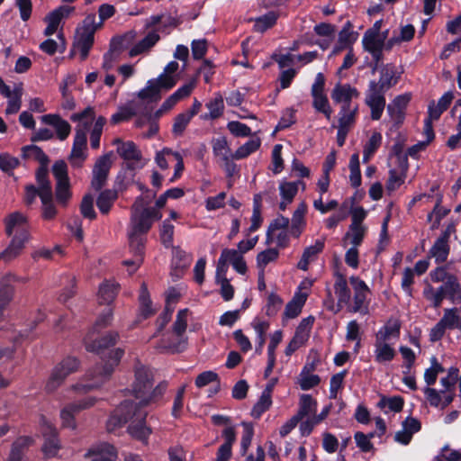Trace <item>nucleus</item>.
I'll return each mask as SVG.
<instances>
[{"label":"nucleus","mask_w":461,"mask_h":461,"mask_svg":"<svg viewBox=\"0 0 461 461\" xmlns=\"http://www.w3.org/2000/svg\"><path fill=\"white\" fill-rule=\"evenodd\" d=\"M336 281L334 284V291L338 297V303L340 305L341 303H348L350 300V290L348 286L347 280L342 274L336 273Z\"/></svg>","instance_id":"29"},{"label":"nucleus","mask_w":461,"mask_h":461,"mask_svg":"<svg viewBox=\"0 0 461 461\" xmlns=\"http://www.w3.org/2000/svg\"><path fill=\"white\" fill-rule=\"evenodd\" d=\"M386 35H375L372 32H365L362 40L364 50L371 52L384 50Z\"/></svg>","instance_id":"34"},{"label":"nucleus","mask_w":461,"mask_h":461,"mask_svg":"<svg viewBox=\"0 0 461 461\" xmlns=\"http://www.w3.org/2000/svg\"><path fill=\"white\" fill-rule=\"evenodd\" d=\"M358 111V105L355 104L354 107H347L345 110L340 108L339 113V126L338 128L350 130L354 124L356 115Z\"/></svg>","instance_id":"39"},{"label":"nucleus","mask_w":461,"mask_h":461,"mask_svg":"<svg viewBox=\"0 0 461 461\" xmlns=\"http://www.w3.org/2000/svg\"><path fill=\"white\" fill-rule=\"evenodd\" d=\"M300 407L295 418L299 420L315 411L317 402L310 394H303L300 398Z\"/></svg>","instance_id":"43"},{"label":"nucleus","mask_w":461,"mask_h":461,"mask_svg":"<svg viewBox=\"0 0 461 461\" xmlns=\"http://www.w3.org/2000/svg\"><path fill=\"white\" fill-rule=\"evenodd\" d=\"M449 249L448 242L438 238L429 250V255L435 258L436 263L441 264L447 259Z\"/></svg>","instance_id":"36"},{"label":"nucleus","mask_w":461,"mask_h":461,"mask_svg":"<svg viewBox=\"0 0 461 461\" xmlns=\"http://www.w3.org/2000/svg\"><path fill=\"white\" fill-rule=\"evenodd\" d=\"M5 233L7 236L29 239V224L27 217L20 212L10 213L5 219Z\"/></svg>","instance_id":"9"},{"label":"nucleus","mask_w":461,"mask_h":461,"mask_svg":"<svg viewBox=\"0 0 461 461\" xmlns=\"http://www.w3.org/2000/svg\"><path fill=\"white\" fill-rule=\"evenodd\" d=\"M32 439L29 437L18 438L11 447L7 461H22L26 449L32 445Z\"/></svg>","instance_id":"24"},{"label":"nucleus","mask_w":461,"mask_h":461,"mask_svg":"<svg viewBox=\"0 0 461 461\" xmlns=\"http://www.w3.org/2000/svg\"><path fill=\"white\" fill-rule=\"evenodd\" d=\"M243 434L240 440V453L245 456L252 441L254 429L251 424L242 422Z\"/></svg>","instance_id":"60"},{"label":"nucleus","mask_w":461,"mask_h":461,"mask_svg":"<svg viewBox=\"0 0 461 461\" xmlns=\"http://www.w3.org/2000/svg\"><path fill=\"white\" fill-rule=\"evenodd\" d=\"M382 140V136L380 133H374L367 143L364 147L363 150V162L367 163L376 149L379 148Z\"/></svg>","instance_id":"51"},{"label":"nucleus","mask_w":461,"mask_h":461,"mask_svg":"<svg viewBox=\"0 0 461 461\" xmlns=\"http://www.w3.org/2000/svg\"><path fill=\"white\" fill-rule=\"evenodd\" d=\"M19 159L8 153H0V169L7 174L13 172L19 166Z\"/></svg>","instance_id":"62"},{"label":"nucleus","mask_w":461,"mask_h":461,"mask_svg":"<svg viewBox=\"0 0 461 461\" xmlns=\"http://www.w3.org/2000/svg\"><path fill=\"white\" fill-rule=\"evenodd\" d=\"M48 167L49 164L41 165L36 171V180L39 185L38 188L41 189V194L52 193L51 184L48 178Z\"/></svg>","instance_id":"44"},{"label":"nucleus","mask_w":461,"mask_h":461,"mask_svg":"<svg viewBox=\"0 0 461 461\" xmlns=\"http://www.w3.org/2000/svg\"><path fill=\"white\" fill-rule=\"evenodd\" d=\"M156 196V193H149L144 196L136 198L131 206V214L128 233L146 235L151 229L153 222L161 219V212L156 209L148 206L152 199Z\"/></svg>","instance_id":"3"},{"label":"nucleus","mask_w":461,"mask_h":461,"mask_svg":"<svg viewBox=\"0 0 461 461\" xmlns=\"http://www.w3.org/2000/svg\"><path fill=\"white\" fill-rule=\"evenodd\" d=\"M277 20V14L275 12H268L267 14L258 17L255 20L254 28L258 32H264L267 29L274 26Z\"/></svg>","instance_id":"50"},{"label":"nucleus","mask_w":461,"mask_h":461,"mask_svg":"<svg viewBox=\"0 0 461 461\" xmlns=\"http://www.w3.org/2000/svg\"><path fill=\"white\" fill-rule=\"evenodd\" d=\"M23 93V85H17L14 90L13 95L8 98L7 107L5 109L6 114H14L19 112L22 105V96Z\"/></svg>","instance_id":"42"},{"label":"nucleus","mask_w":461,"mask_h":461,"mask_svg":"<svg viewBox=\"0 0 461 461\" xmlns=\"http://www.w3.org/2000/svg\"><path fill=\"white\" fill-rule=\"evenodd\" d=\"M260 145L261 140L259 138L251 139L231 154V158L235 160L243 159L257 151L260 148Z\"/></svg>","instance_id":"37"},{"label":"nucleus","mask_w":461,"mask_h":461,"mask_svg":"<svg viewBox=\"0 0 461 461\" xmlns=\"http://www.w3.org/2000/svg\"><path fill=\"white\" fill-rule=\"evenodd\" d=\"M119 285L115 283L105 281L99 286L98 300L100 303L110 304L113 302L118 294Z\"/></svg>","instance_id":"25"},{"label":"nucleus","mask_w":461,"mask_h":461,"mask_svg":"<svg viewBox=\"0 0 461 461\" xmlns=\"http://www.w3.org/2000/svg\"><path fill=\"white\" fill-rule=\"evenodd\" d=\"M323 249L324 239L317 240L314 245L307 247L304 249L303 256L297 264L298 268L306 271L308 269L310 262L313 261L316 258L317 255L322 252Z\"/></svg>","instance_id":"21"},{"label":"nucleus","mask_w":461,"mask_h":461,"mask_svg":"<svg viewBox=\"0 0 461 461\" xmlns=\"http://www.w3.org/2000/svg\"><path fill=\"white\" fill-rule=\"evenodd\" d=\"M14 293V286L8 285L5 280H3L0 285V316L3 314L5 308L12 301Z\"/></svg>","instance_id":"57"},{"label":"nucleus","mask_w":461,"mask_h":461,"mask_svg":"<svg viewBox=\"0 0 461 461\" xmlns=\"http://www.w3.org/2000/svg\"><path fill=\"white\" fill-rule=\"evenodd\" d=\"M118 198V192L115 189H105L100 192L96 205L103 214H107Z\"/></svg>","instance_id":"23"},{"label":"nucleus","mask_w":461,"mask_h":461,"mask_svg":"<svg viewBox=\"0 0 461 461\" xmlns=\"http://www.w3.org/2000/svg\"><path fill=\"white\" fill-rule=\"evenodd\" d=\"M395 74L396 71L393 64L383 65L380 68V78L376 81V84L389 90L398 82V77H395Z\"/></svg>","instance_id":"27"},{"label":"nucleus","mask_w":461,"mask_h":461,"mask_svg":"<svg viewBox=\"0 0 461 461\" xmlns=\"http://www.w3.org/2000/svg\"><path fill=\"white\" fill-rule=\"evenodd\" d=\"M358 96L359 92L357 89L348 84H337L331 92L332 100L337 104H341L340 108L344 110L347 107H354L352 99Z\"/></svg>","instance_id":"12"},{"label":"nucleus","mask_w":461,"mask_h":461,"mask_svg":"<svg viewBox=\"0 0 461 461\" xmlns=\"http://www.w3.org/2000/svg\"><path fill=\"white\" fill-rule=\"evenodd\" d=\"M41 122L55 128L59 140H65L70 134L71 126L59 114H45L41 116Z\"/></svg>","instance_id":"18"},{"label":"nucleus","mask_w":461,"mask_h":461,"mask_svg":"<svg viewBox=\"0 0 461 461\" xmlns=\"http://www.w3.org/2000/svg\"><path fill=\"white\" fill-rule=\"evenodd\" d=\"M374 346L375 360L379 364L390 362L396 356L394 348L388 342L375 340Z\"/></svg>","instance_id":"22"},{"label":"nucleus","mask_w":461,"mask_h":461,"mask_svg":"<svg viewBox=\"0 0 461 461\" xmlns=\"http://www.w3.org/2000/svg\"><path fill=\"white\" fill-rule=\"evenodd\" d=\"M212 152L214 156L220 157L224 159V157L229 158L231 156L230 149L225 137H219L212 140Z\"/></svg>","instance_id":"55"},{"label":"nucleus","mask_w":461,"mask_h":461,"mask_svg":"<svg viewBox=\"0 0 461 461\" xmlns=\"http://www.w3.org/2000/svg\"><path fill=\"white\" fill-rule=\"evenodd\" d=\"M225 442L220 446L215 461H229L231 457V447L236 441V432L233 427H227L222 432Z\"/></svg>","instance_id":"20"},{"label":"nucleus","mask_w":461,"mask_h":461,"mask_svg":"<svg viewBox=\"0 0 461 461\" xmlns=\"http://www.w3.org/2000/svg\"><path fill=\"white\" fill-rule=\"evenodd\" d=\"M22 155L25 159H34L41 165L49 164L50 158L44 151L36 145H27L22 148Z\"/></svg>","instance_id":"35"},{"label":"nucleus","mask_w":461,"mask_h":461,"mask_svg":"<svg viewBox=\"0 0 461 461\" xmlns=\"http://www.w3.org/2000/svg\"><path fill=\"white\" fill-rule=\"evenodd\" d=\"M113 151H110L96 159L93 167L91 179V187L95 191H100L106 185L109 172L113 165Z\"/></svg>","instance_id":"8"},{"label":"nucleus","mask_w":461,"mask_h":461,"mask_svg":"<svg viewBox=\"0 0 461 461\" xmlns=\"http://www.w3.org/2000/svg\"><path fill=\"white\" fill-rule=\"evenodd\" d=\"M140 113L139 103L131 104L126 106L120 107L118 112L112 115L111 123L118 124L122 122L129 121L133 116Z\"/></svg>","instance_id":"31"},{"label":"nucleus","mask_w":461,"mask_h":461,"mask_svg":"<svg viewBox=\"0 0 461 461\" xmlns=\"http://www.w3.org/2000/svg\"><path fill=\"white\" fill-rule=\"evenodd\" d=\"M42 203V217L45 220H52L57 214L56 207L53 203V193L41 194Z\"/></svg>","instance_id":"47"},{"label":"nucleus","mask_w":461,"mask_h":461,"mask_svg":"<svg viewBox=\"0 0 461 461\" xmlns=\"http://www.w3.org/2000/svg\"><path fill=\"white\" fill-rule=\"evenodd\" d=\"M101 27V23L95 22V14H88L83 21L82 32L79 33L74 48L80 51L81 59L85 60L94 44V36L97 29Z\"/></svg>","instance_id":"5"},{"label":"nucleus","mask_w":461,"mask_h":461,"mask_svg":"<svg viewBox=\"0 0 461 461\" xmlns=\"http://www.w3.org/2000/svg\"><path fill=\"white\" fill-rule=\"evenodd\" d=\"M80 212L86 219L95 220L96 218V212L94 209V196L91 194L83 196L80 203Z\"/></svg>","instance_id":"58"},{"label":"nucleus","mask_w":461,"mask_h":461,"mask_svg":"<svg viewBox=\"0 0 461 461\" xmlns=\"http://www.w3.org/2000/svg\"><path fill=\"white\" fill-rule=\"evenodd\" d=\"M95 399L92 397L86 398L79 401L78 402H73L67 405L60 412V418L64 427L75 428L74 413L80 411L81 410L87 409L93 406Z\"/></svg>","instance_id":"15"},{"label":"nucleus","mask_w":461,"mask_h":461,"mask_svg":"<svg viewBox=\"0 0 461 461\" xmlns=\"http://www.w3.org/2000/svg\"><path fill=\"white\" fill-rule=\"evenodd\" d=\"M140 300V315L147 319L155 313V311L151 307V301L149 299V294L148 291L147 285L142 283L140 285V293L139 296Z\"/></svg>","instance_id":"40"},{"label":"nucleus","mask_w":461,"mask_h":461,"mask_svg":"<svg viewBox=\"0 0 461 461\" xmlns=\"http://www.w3.org/2000/svg\"><path fill=\"white\" fill-rule=\"evenodd\" d=\"M188 309L180 310L173 324V332L177 337L176 341H170L163 346L172 353L182 352L186 348L187 338L184 336L187 328Z\"/></svg>","instance_id":"7"},{"label":"nucleus","mask_w":461,"mask_h":461,"mask_svg":"<svg viewBox=\"0 0 461 461\" xmlns=\"http://www.w3.org/2000/svg\"><path fill=\"white\" fill-rule=\"evenodd\" d=\"M85 457L89 461H116L117 451L113 445L103 442L93 446Z\"/></svg>","instance_id":"13"},{"label":"nucleus","mask_w":461,"mask_h":461,"mask_svg":"<svg viewBox=\"0 0 461 461\" xmlns=\"http://www.w3.org/2000/svg\"><path fill=\"white\" fill-rule=\"evenodd\" d=\"M71 191H70V183L69 181H64L56 183L55 186V196L57 202L62 205L66 206L71 198Z\"/></svg>","instance_id":"46"},{"label":"nucleus","mask_w":461,"mask_h":461,"mask_svg":"<svg viewBox=\"0 0 461 461\" xmlns=\"http://www.w3.org/2000/svg\"><path fill=\"white\" fill-rule=\"evenodd\" d=\"M272 404L271 396L268 395V391L267 393H262L260 398L256 402L251 411V415L255 419H258L261 415L267 411Z\"/></svg>","instance_id":"54"},{"label":"nucleus","mask_w":461,"mask_h":461,"mask_svg":"<svg viewBox=\"0 0 461 461\" xmlns=\"http://www.w3.org/2000/svg\"><path fill=\"white\" fill-rule=\"evenodd\" d=\"M299 185H302L304 188V183L302 181L281 183L279 189L282 199L292 203L297 194Z\"/></svg>","instance_id":"49"},{"label":"nucleus","mask_w":461,"mask_h":461,"mask_svg":"<svg viewBox=\"0 0 461 461\" xmlns=\"http://www.w3.org/2000/svg\"><path fill=\"white\" fill-rule=\"evenodd\" d=\"M117 153L125 160L127 169L135 170L143 167L140 164L142 159L141 151L133 141L129 140L122 143V145L117 147Z\"/></svg>","instance_id":"10"},{"label":"nucleus","mask_w":461,"mask_h":461,"mask_svg":"<svg viewBox=\"0 0 461 461\" xmlns=\"http://www.w3.org/2000/svg\"><path fill=\"white\" fill-rule=\"evenodd\" d=\"M404 401L401 396L386 397L382 396L377 402V406L381 409L387 407L390 411L399 412L402 410Z\"/></svg>","instance_id":"53"},{"label":"nucleus","mask_w":461,"mask_h":461,"mask_svg":"<svg viewBox=\"0 0 461 461\" xmlns=\"http://www.w3.org/2000/svg\"><path fill=\"white\" fill-rule=\"evenodd\" d=\"M411 100L410 94L397 95L391 104L387 105V112L396 123H402L404 119V111Z\"/></svg>","instance_id":"17"},{"label":"nucleus","mask_w":461,"mask_h":461,"mask_svg":"<svg viewBox=\"0 0 461 461\" xmlns=\"http://www.w3.org/2000/svg\"><path fill=\"white\" fill-rule=\"evenodd\" d=\"M457 308H448L444 310L443 317L439 320L447 330H461V316H459Z\"/></svg>","instance_id":"38"},{"label":"nucleus","mask_w":461,"mask_h":461,"mask_svg":"<svg viewBox=\"0 0 461 461\" xmlns=\"http://www.w3.org/2000/svg\"><path fill=\"white\" fill-rule=\"evenodd\" d=\"M191 119L192 114H189L187 113H179L175 118V122L172 128L173 133L176 136L182 135Z\"/></svg>","instance_id":"64"},{"label":"nucleus","mask_w":461,"mask_h":461,"mask_svg":"<svg viewBox=\"0 0 461 461\" xmlns=\"http://www.w3.org/2000/svg\"><path fill=\"white\" fill-rule=\"evenodd\" d=\"M129 245L133 256L144 258L146 238L144 235L128 233Z\"/></svg>","instance_id":"48"},{"label":"nucleus","mask_w":461,"mask_h":461,"mask_svg":"<svg viewBox=\"0 0 461 461\" xmlns=\"http://www.w3.org/2000/svg\"><path fill=\"white\" fill-rule=\"evenodd\" d=\"M118 338L119 334L116 331H108L95 339H92L89 335L85 339L86 349L100 355L104 363L88 370L86 374L87 383L77 384L72 386L73 390L87 392L100 387L111 377L124 354L122 348L111 349L116 344Z\"/></svg>","instance_id":"2"},{"label":"nucleus","mask_w":461,"mask_h":461,"mask_svg":"<svg viewBox=\"0 0 461 461\" xmlns=\"http://www.w3.org/2000/svg\"><path fill=\"white\" fill-rule=\"evenodd\" d=\"M28 240L29 239L14 237L9 246L0 253V258H3V260L5 262L13 260L22 252Z\"/></svg>","instance_id":"28"},{"label":"nucleus","mask_w":461,"mask_h":461,"mask_svg":"<svg viewBox=\"0 0 461 461\" xmlns=\"http://www.w3.org/2000/svg\"><path fill=\"white\" fill-rule=\"evenodd\" d=\"M251 325L257 333L258 346L256 348V352L260 354L266 342L265 335L269 329V323L265 321L254 320Z\"/></svg>","instance_id":"45"},{"label":"nucleus","mask_w":461,"mask_h":461,"mask_svg":"<svg viewBox=\"0 0 461 461\" xmlns=\"http://www.w3.org/2000/svg\"><path fill=\"white\" fill-rule=\"evenodd\" d=\"M174 225L169 220H165L160 229V240L161 242L167 247H171L173 243L174 236Z\"/></svg>","instance_id":"63"},{"label":"nucleus","mask_w":461,"mask_h":461,"mask_svg":"<svg viewBox=\"0 0 461 461\" xmlns=\"http://www.w3.org/2000/svg\"><path fill=\"white\" fill-rule=\"evenodd\" d=\"M400 335V324H393L392 326L385 325L381 328L375 335V340L387 342L391 337L398 338Z\"/></svg>","instance_id":"59"},{"label":"nucleus","mask_w":461,"mask_h":461,"mask_svg":"<svg viewBox=\"0 0 461 461\" xmlns=\"http://www.w3.org/2000/svg\"><path fill=\"white\" fill-rule=\"evenodd\" d=\"M70 120L77 122L75 128V135L86 137V133L95 121V109L88 106L80 113L71 114Z\"/></svg>","instance_id":"16"},{"label":"nucleus","mask_w":461,"mask_h":461,"mask_svg":"<svg viewBox=\"0 0 461 461\" xmlns=\"http://www.w3.org/2000/svg\"><path fill=\"white\" fill-rule=\"evenodd\" d=\"M447 298L453 303H461V285L454 275H449L445 281Z\"/></svg>","instance_id":"33"},{"label":"nucleus","mask_w":461,"mask_h":461,"mask_svg":"<svg viewBox=\"0 0 461 461\" xmlns=\"http://www.w3.org/2000/svg\"><path fill=\"white\" fill-rule=\"evenodd\" d=\"M386 89L376 84V81L369 82L368 89L366 93V104L371 110L372 120L377 121L381 118L385 107Z\"/></svg>","instance_id":"6"},{"label":"nucleus","mask_w":461,"mask_h":461,"mask_svg":"<svg viewBox=\"0 0 461 461\" xmlns=\"http://www.w3.org/2000/svg\"><path fill=\"white\" fill-rule=\"evenodd\" d=\"M209 110L208 113L203 114V120H215L221 117L224 111L223 97L221 94H216L215 97L206 104Z\"/></svg>","instance_id":"32"},{"label":"nucleus","mask_w":461,"mask_h":461,"mask_svg":"<svg viewBox=\"0 0 461 461\" xmlns=\"http://www.w3.org/2000/svg\"><path fill=\"white\" fill-rule=\"evenodd\" d=\"M41 432L45 438L42 451L48 457L55 456L60 448L58 433L56 428L43 417L41 418Z\"/></svg>","instance_id":"11"},{"label":"nucleus","mask_w":461,"mask_h":461,"mask_svg":"<svg viewBox=\"0 0 461 461\" xmlns=\"http://www.w3.org/2000/svg\"><path fill=\"white\" fill-rule=\"evenodd\" d=\"M153 80L155 81L156 86H158L159 91H161L162 89L169 90L176 85L178 81V77L177 75H168L166 73H162L158 76V78Z\"/></svg>","instance_id":"61"},{"label":"nucleus","mask_w":461,"mask_h":461,"mask_svg":"<svg viewBox=\"0 0 461 461\" xmlns=\"http://www.w3.org/2000/svg\"><path fill=\"white\" fill-rule=\"evenodd\" d=\"M79 362L76 357H66L52 370L45 389L49 393L56 391L64 382L66 377L78 370Z\"/></svg>","instance_id":"4"},{"label":"nucleus","mask_w":461,"mask_h":461,"mask_svg":"<svg viewBox=\"0 0 461 461\" xmlns=\"http://www.w3.org/2000/svg\"><path fill=\"white\" fill-rule=\"evenodd\" d=\"M87 138L75 135L68 161L73 167L79 168L87 158Z\"/></svg>","instance_id":"14"},{"label":"nucleus","mask_w":461,"mask_h":461,"mask_svg":"<svg viewBox=\"0 0 461 461\" xmlns=\"http://www.w3.org/2000/svg\"><path fill=\"white\" fill-rule=\"evenodd\" d=\"M196 86V77L193 78L189 83L179 87L175 93L169 95L162 104V110L167 112L172 109L180 100L191 95L193 89Z\"/></svg>","instance_id":"19"},{"label":"nucleus","mask_w":461,"mask_h":461,"mask_svg":"<svg viewBox=\"0 0 461 461\" xmlns=\"http://www.w3.org/2000/svg\"><path fill=\"white\" fill-rule=\"evenodd\" d=\"M159 40L156 32H149L141 41L135 44L130 50L129 55L135 57L152 48Z\"/></svg>","instance_id":"30"},{"label":"nucleus","mask_w":461,"mask_h":461,"mask_svg":"<svg viewBox=\"0 0 461 461\" xmlns=\"http://www.w3.org/2000/svg\"><path fill=\"white\" fill-rule=\"evenodd\" d=\"M138 97L142 101L149 103H157L160 100V91L156 86L154 80H149L145 88L138 93Z\"/></svg>","instance_id":"41"},{"label":"nucleus","mask_w":461,"mask_h":461,"mask_svg":"<svg viewBox=\"0 0 461 461\" xmlns=\"http://www.w3.org/2000/svg\"><path fill=\"white\" fill-rule=\"evenodd\" d=\"M134 379L131 385L132 394L139 402L131 400L122 402L107 420V429L112 432L130 422L128 431L134 438L146 440L151 429L145 424L147 411L144 407L158 402L167 389V383L162 381L155 387L154 372L149 366L138 362L134 366Z\"/></svg>","instance_id":"1"},{"label":"nucleus","mask_w":461,"mask_h":461,"mask_svg":"<svg viewBox=\"0 0 461 461\" xmlns=\"http://www.w3.org/2000/svg\"><path fill=\"white\" fill-rule=\"evenodd\" d=\"M306 299V294H295L293 299L286 304L284 312V317L286 319H294L297 317L301 313Z\"/></svg>","instance_id":"26"},{"label":"nucleus","mask_w":461,"mask_h":461,"mask_svg":"<svg viewBox=\"0 0 461 461\" xmlns=\"http://www.w3.org/2000/svg\"><path fill=\"white\" fill-rule=\"evenodd\" d=\"M366 230V228L365 226L350 224L349 231L346 233L344 239H350V243L355 247H358L363 241Z\"/></svg>","instance_id":"56"},{"label":"nucleus","mask_w":461,"mask_h":461,"mask_svg":"<svg viewBox=\"0 0 461 461\" xmlns=\"http://www.w3.org/2000/svg\"><path fill=\"white\" fill-rule=\"evenodd\" d=\"M313 98L312 105L318 111L322 113L329 120L332 113L327 95L324 93L315 94L312 95Z\"/></svg>","instance_id":"52"}]
</instances>
